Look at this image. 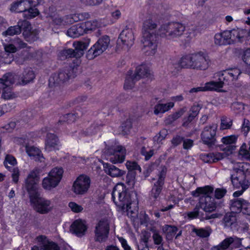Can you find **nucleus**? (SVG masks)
Listing matches in <instances>:
<instances>
[{
  "mask_svg": "<svg viewBox=\"0 0 250 250\" xmlns=\"http://www.w3.org/2000/svg\"><path fill=\"white\" fill-rule=\"evenodd\" d=\"M173 66L175 70L172 73L178 72L182 68L206 70L208 67V60L205 53L199 52L183 56L177 63L173 64Z\"/></svg>",
  "mask_w": 250,
  "mask_h": 250,
  "instance_id": "nucleus-1",
  "label": "nucleus"
},
{
  "mask_svg": "<svg viewBox=\"0 0 250 250\" xmlns=\"http://www.w3.org/2000/svg\"><path fill=\"white\" fill-rule=\"evenodd\" d=\"M157 24L152 19H149L145 21L143 28L142 43L146 50V55L152 56L156 52L158 40L160 36L159 30L157 33H151L149 30L156 28Z\"/></svg>",
  "mask_w": 250,
  "mask_h": 250,
  "instance_id": "nucleus-2",
  "label": "nucleus"
},
{
  "mask_svg": "<svg viewBox=\"0 0 250 250\" xmlns=\"http://www.w3.org/2000/svg\"><path fill=\"white\" fill-rule=\"evenodd\" d=\"M214 189L211 186H205L198 187L191 192V195L194 197H200L199 202L204 208L206 212H211L216 208V203L214 198L212 197Z\"/></svg>",
  "mask_w": 250,
  "mask_h": 250,
  "instance_id": "nucleus-3",
  "label": "nucleus"
},
{
  "mask_svg": "<svg viewBox=\"0 0 250 250\" xmlns=\"http://www.w3.org/2000/svg\"><path fill=\"white\" fill-rule=\"evenodd\" d=\"M81 63V61L74 59L72 63L65 65L59 70L57 75H52L49 79L48 85L50 87L56 86L60 83H64L70 78H74L76 76L77 67Z\"/></svg>",
  "mask_w": 250,
  "mask_h": 250,
  "instance_id": "nucleus-4",
  "label": "nucleus"
},
{
  "mask_svg": "<svg viewBox=\"0 0 250 250\" xmlns=\"http://www.w3.org/2000/svg\"><path fill=\"white\" fill-rule=\"evenodd\" d=\"M39 3L38 0H18L11 4L10 9L15 13H22L25 19L30 20L39 15L37 7Z\"/></svg>",
  "mask_w": 250,
  "mask_h": 250,
  "instance_id": "nucleus-5",
  "label": "nucleus"
},
{
  "mask_svg": "<svg viewBox=\"0 0 250 250\" xmlns=\"http://www.w3.org/2000/svg\"><path fill=\"white\" fill-rule=\"evenodd\" d=\"M114 203L122 209L128 208L131 204V194L128 188L122 183L117 184L111 193Z\"/></svg>",
  "mask_w": 250,
  "mask_h": 250,
  "instance_id": "nucleus-6",
  "label": "nucleus"
},
{
  "mask_svg": "<svg viewBox=\"0 0 250 250\" xmlns=\"http://www.w3.org/2000/svg\"><path fill=\"white\" fill-rule=\"evenodd\" d=\"M150 77L149 67L146 64L142 63L136 67L134 73L131 69L127 72L124 88L125 90L132 89L135 83L141 79Z\"/></svg>",
  "mask_w": 250,
  "mask_h": 250,
  "instance_id": "nucleus-7",
  "label": "nucleus"
},
{
  "mask_svg": "<svg viewBox=\"0 0 250 250\" xmlns=\"http://www.w3.org/2000/svg\"><path fill=\"white\" fill-rule=\"evenodd\" d=\"M185 30V26L179 22H169L159 29L160 37L170 39L181 36Z\"/></svg>",
  "mask_w": 250,
  "mask_h": 250,
  "instance_id": "nucleus-8",
  "label": "nucleus"
},
{
  "mask_svg": "<svg viewBox=\"0 0 250 250\" xmlns=\"http://www.w3.org/2000/svg\"><path fill=\"white\" fill-rule=\"evenodd\" d=\"M250 165L247 163H243L240 168L236 170L235 173L231 175L230 179L233 188L236 189H240L244 187L245 185L249 187L250 182L246 178L247 174L249 172Z\"/></svg>",
  "mask_w": 250,
  "mask_h": 250,
  "instance_id": "nucleus-9",
  "label": "nucleus"
},
{
  "mask_svg": "<svg viewBox=\"0 0 250 250\" xmlns=\"http://www.w3.org/2000/svg\"><path fill=\"white\" fill-rule=\"evenodd\" d=\"M63 169L62 167H55L48 173L47 177L42 181V187L45 190H50L56 187L62 179Z\"/></svg>",
  "mask_w": 250,
  "mask_h": 250,
  "instance_id": "nucleus-10",
  "label": "nucleus"
},
{
  "mask_svg": "<svg viewBox=\"0 0 250 250\" xmlns=\"http://www.w3.org/2000/svg\"><path fill=\"white\" fill-rule=\"evenodd\" d=\"M110 41V38L107 35L102 36L87 51L86 54V59L92 60L101 55L107 49Z\"/></svg>",
  "mask_w": 250,
  "mask_h": 250,
  "instance_id": "nucleus-11",
  "label": "nucleus"
},
{
  "mask_svg": "<svg viewBox=\"0 0 250 250\" xmlns=\"http://www.w3.org/2000/svg\"><path fill=\"white\" fill-rule=\"evenodd\" d=\"M18 76L15 72H7L0 78V84L2 89V97L4 99L13 98L12 85L16 82Z\"/></svg>",
  "mask_w": 250,
  "mask_h": 250,
  "instance_id": "nucleus-12",
  "label": "nucleus"
},
{
  "mask_svg": "<svg viewBox=\"0 0 250 250\" xmlns=\"http://www.w3.org/2000/svg\"><path fill=\"white\" fill-rule=\"evenodd\" d=\"M41 169L35 167L32 170L25 180V187L28 194L29 198L35 193H40L38 191V183L40 178Z\"/></svg>",
  "mask_w": 250,
  "mask_h": 250,
  "instance_id": "nucleus-13",
  "label": "nucleus"
},
{
  "mask_svg": "<svg viewBox=\"0 0 250 250\" xmlns=\"http://www.w3.org/2000/svg\"><path fill=\"white\" fill-rule=\"evenodd\" d=\"M30 202L34 209L38 213L44 214L51 210V202L41 196L40 193H35L30 196Z\"/></svg>",
  "mask_w": 250,
  "mask_h": 250,
  "instance_id": "nucleus-14",
  "label": "nucleus"
},
{
  "mask_svg": "<svg viewBox=\"0 0 250 250\" xmlns=\"http://www.w3.org/2000/svg\"><path fill=\"white\" fill-rule=\"evenodd\" d=\"M230 210L236 213L250 216V202L243 198H234L229 201Z\"/></svg>",
  "mask_w": 250,
  "mask_h": 250,
  "instance_id": "nucleus-15",
  "label": "nucleus"
},
{
  "mask_svg": "<svg viewBox=\"0 0 250 250\" xmlns=\"http://www.w3.org/2000/svg\"><path fill=\"white\" fill-rule=\"evenodd\" d=\"M217 126L215 125L205 126L201 134V139L203 144L208 147L215 145L216 142Z\"/></svg>",
  "mask_w": 250,
  "mask_h": 250,
  "instance_id": "nucleus-16",
  "label": "nucleus"
},
{
  "mask_svg": "<svg viewBox=\"0 0 250 250\" xmlns=\"http://www.w3.org/2000/svg\"><path fill=\"white\" fill-rule=\"evenodd\" d=\"M90 183L89 176L83 174L80 175L74 182L72 187L74 192L76 194H84L88 190Z\"/></svg>",
  "mask_w": 250,
  "mask_h": 250,
  "instance_id": "nucleus-17",
  "label": "nucleus"
},
{
  "mask_svg": "<svg viewBox=\"0 0 250 250\" xmlns=\"http://www.w3.org/2000/svg\"><path fill=\"white\" fill-rule=\"evenodd\" d=\"M42 53L39 50L30 53L27 50H22L18 52L12 60L19 65H22L27 61L32 59L37 60H40L42 59Z\"/></svg>",
  "mask_w": 250,
  "mask_h": 250,
  "instance_id": "nucleus-18",
  "label": "nucleus"
},
{
  "mask_svg": "<svg viewBox=\"0 0 250 250\" xmlns=\"http://www.w3.org/2000/svg\"><path fill=\"white\" fill-rule=\"evenodd\" d=\"M109 232V223L106 220H100L95 228V241L100 242L105 241L108 237Z\"/></svg>",
  "mask_w": 250,
  "mask_h": 250,
  "instance_id": "nucleus-19",
  "label": "nucleus"
},
{
  "mask_svg": "<svg viewBox=\"0 0 250 250\" xmlns=\"http://www.w3.org/2000/svg\"><path fill=\"white\" fill-rule=\"evenodd\" d=\"M134 41V37L132 30L128 28H126L123 29L120 34L117 40V44H119L122 43L123 45L130 47L133 44Z\"/></svg>",
  "mask_w": 250,
  "mask_h": 250,
  "instance_id": "nucleus-20",
  "label": "nucleus"
},
{
  "mask_svg": "<svg viewBox=\"0 0 250 250\" xmlns=\"http://www.w3.org/2000/svg\"><path fill=\"white\" fill-rule=\"evenodd\" d=\"M87 227L85 222L81 219L75 220L71 225L70 230L72 233L78 237H81L85 234Z\"/></svg>",
  "mask_w": 250,
  "mask_h": 250,
  "instance_id": "nucleus-21",
  "label": "nucleus"
},
{
  "mask_svg": "<svg viewBox=\"0 0 250 250\" xmlns=\"http://www.w3.org/2000/svg\"><path fill=\"white\" fill-rule=\"evenodd\" d=\"M238 139V136L236 135H231L223 137L221 139V142L226 146L225 148H220L228 152L232 153L236 148V144Z\"/></svg>",
  "mask_w": 250,
  "mask_h": 250,
  "instance_id": "nucleus-22",
  "label": "nucleus"
},
{
  "mask_svg": "<svg viewBox=\"0 0 250 250\" xmlns=\"http://www.w3.org/2000/svg\"><path fill=\"white\" fill-rule=\"evenodd\" d=\"M126 150L122 146H117L113 149L110 160L113 164L122 163L125 159Z\"/></svg>",
  "mask_w": 250,
  "mask_h": 250,
  "instance_id": "nucleus-23",
  "label": "nucleus"
},
{
  "mask_svg": "<svg viewBox=\"0 0 250 250\" xmlns=\"http://www.w3.org/2000/svg\"><path fill=\"white\" fill-rule=\"evenodd\" d=\"M59 140L58 136L54 133H47L45 141V148L48 151L59 150Z\"/></svg>",
  "mask_w": 250,
  "mask_h": 250,
  "instance_id": "nucleus-24",
  "label": "nucleus"
},
{
  "mask_svg": "<svg viewBox=\"0 0 250 250\" xmlns=\"http://www.w3.org/2000/svg\"><path fill=\"white\" fill-rule=\"evenodd\" d=\"M25 149L27 155L36 162H42V159H44L41 150L34 146L26 144Z\"/></svg>",
  "mask_w": 250,
  "mask_h": 250,
  "instance_id": "nucleus-25",
  "label": "nucleus"
},
{
  "mask_svg": "<svg viewBox=\"0 0 250 250\" xmlns=\"http://www.w3.org/2000/svg\"><path fill=\"white\" fill-rule=\"evenodd\" d=\"M18 76L16 80L21 81L22 85H25L31 82H32L35 78L36 75L34 71L31 68H27L25 69L22 73V75Z\"/></svg>",
  "mask_w": 250,
  "mask_h": 250,
  "instance_id": "nucleus-26",
  "label": "nucleus"
},
{
  "mask_svg": "<svg viewBox=\"0 0 250 250\" xmlns=\"http://www.w3.org/2000/svg\"><path fill=\"white\" fill-rule=\"evenodd\" d=\"M104 170L107 175L112 177H118L125 174V171L120 169L115 166L106 163H103Z\"/></svg>",
  "mask_w": 250,
  "mask_h": 250,
  "instance_id": "nucleus-27",
  "label": "nucleus"
},
{
  "mask_svg": "<svg viewBox=\"0 0 250 250\" xmlns=\"http://www.w3.org/2000/svg\"><path fill=\"white\" fill-rule=\"evenodd\" d=\"M224 156V154L221 152H210L202 154L201 159L204 163L211 164L222 160Z\"/></svg>",
  "mask_w": 250,
  "mask_h": 250,
  "instance_id": "nucleus-28",
  "label": "nucleus"
},
{
  "mask_svg": "<svg viewBox=\"0 0 250 250\" xmlns=\"http://www.w3.org/2000/svg\"><path fill=\"white\" fill-rule=\"evenodd\" d=\"M83 23L80 22L71 26L67 31L68 36L76 38L86 34Z\"/></svg>",
  "mask_w": 250,
  "mask_h": 250,
  "instance_id": "nucleus-29",
  "label": "nucleus"
},
{
  "mask_svg": "<svg viewBox=\"0 0 250 250\" xmlns=\"http://www.w3.org/2000/svg\"><path fill=\"white\" fill-rule=\"evenodd\" d=\"M17 24L20 28L21 33L22 32V35L25 40L28 41L32 35V27L30 22L26 20H22L19 21Z\"/></svg>",
  "mask_w": 250,
  "mask_h": 250,
  "instance_id": "nucleus-30",
  "label": "nucleus"
},
{
  "mask_svg": "<svg viewBox=\"0 0 250 250\" xmlns=\"http://www.w3.org/2000/svg\"><path fill=\"white\" fill-rule=\"evenodd\" d=\"M234 239L229 237L224 239L218 245L213 246L210 250H227L233 246Z\"/></svg>",
  "mask_w": 250,
  "mask_h": 250,
  "instance_id": "nucleus-31",
  "label": "nucleus"
},
{
  "mask_svg": "<svg viewBox=\"0 0 250 250\" xmlns=\"http://www.w3.org/2000/svg\"><path fill=\"white\" fill-rule=\"evenodd\" d=\"M160 101L154 106V113L158 115L160 113H164L168 111L174 106V103L169 102L167 104H161Z\"/></svg>",
  "mask_w": 250,
  "mask_h": 250,
  "instance_id": "nucleus-32",
  "label": "nucleus"
},
{
  "mask_svg": "<svg viewBox=\"0 0 250 250\" xmlns=\"http://www.w3.org/2000/svg\"><path fill=\"white\" fill-rule=\"evenodd\" d=\"M164 184L159 182H156L154 183L152 189L150 192V197L151 199L156 201L159 197L161 193Z\"/></svg>",
  "mask_w": 250,
  "mask_h": 250,
  "instance_id": "nucleus-33",
  "label": "nucleus"
},
{
  "mask_svg": "<svg viewBox=\"0 0 250 250\" xmlns=\"http://www.w3.org/2000/svg\"><path fill=\"white\" fill-rule=\"evenodd\" d=\"M79 113L76 111L74 113H69L61 117L60 119L57 123L58 125H62L64 123L71 124L74 122L76 119L80 116Z\"/></svg>",
  "mask_w": 250,
  "mask_h": 250,
  "instance_id": "nucleus-34",
  "label": "nucleus"
},
{
  "mask_svg": "<svg viewBox=\"0 0 250 250\" xmlns=\"http://www.w3.org/2000/svg\"><path fill=\"white\" fill-rule=\"evenodd\" d=\"M73 46L75 48L74 50L75 54L79 59L84 54V51L87 49L88 43L83 42H75L73 43Z\"/></svg>",
  "mask_w": 250,
  "mask_h": 250,
  "instance_id": "nucleus-35",
  "label": "nucleus"
},
{
  "mask_svg": "<svg viewBox=\"0 0 250 250\" xmlns=\"http://www.w3.org/2000/svg\"><path fill=\"white\" fill-rule=\"evenodd\" d=\"M58 57L62 60H64L69 58H75L78 59L75 50L72 48L63 49L61 50L58 54ZM81 61L80 59H79Z\"/></svg>",
  "mask_w": 250,
  "mask_h": 250,
  "instance_id": "nucleus-36",
  "label": "nucleus"
},
{
  "mask_svg": "<svg viewBox=\"0 0 250 250\" xmlns=\"http://www.w3.org/2000/svg\"><path fill=\"white\" fill-rule=\"evenodd\" d=\"M204 87V91H218L220 88L223 87V82L219 81H210L205 83Z\"/></svg>",
  "mask_w": 250,
  "mask_h": 250,
  "instance_id": "nucleus-37",
  "label": "nucleus"
},
{
  "mask_svg": "<svg viewBox=\"0 0 250 250\" xmlns=\"http://www.w3.org/2000/svg\"><path fill=\"white\" fill-rule=\"evenodd\" d=\"M193 231L200 238H208L212 233V229L209 226L205 228H194Z\"/></svg>",
  "mask_w": 250,
  "mask_h": 250,
  "instance_id": "nucleus-38",
  "label": "nucleus"
},
{
  "mask_svg": "<svg viewBox=\"0 0 250 250\" xmlns=\"http://www.w3.org/2000/svg\"><path fill=\"white\" fill-rule=\"evenodd\" d=\"M90 16L88 12H82L71 14L69 15L68 17L70 19V22L73 23L88 19Z\"/></svg>",
  "mask_w": 250,
  "mask_h": 250,
  "instance_id": "nucleus-39",
  "label": "nucleus"
},
{
  "mask_svg": "<svg viewBox=\"0 0 250 250\" xmlns=\"http://www.w3.org/2000/svg\"><path fill=\"white\" fill-rule=\"evenodd\" d=\"M242 58L244 62L246 64L243 71L245 73L250 74V48L244 51Z\"/></svg>",
  "mask_w": 250,
  "mask_h": 250,
  "instance_id": "nucleus-40",
  "label": "nucleus"
},
{
  "mask_svg": "<svg viewBox=\"0 0 250 250\" xmlns=\"http://www.w3.org/2000/svg\"><path fill=\"white\" fill-rule=\"evenodd\" d=\"M241 72L239 69L236 67L229 68L223 71V75H228L229 77V80L233 81L237 79L238 76Z\"/></svg>",
  "mask_w": 250,
  "mask_h": 250,
  "instance_id": "nucleus-41",
  "label": "nucleus"
},
{
  "mask_svg": "<svg viewBox=\"0 0 250 250\" xmlns=\"http://www.w3.org/2000/svg\"><path fill=\"white\" fill-rule=\"evenodd\" d=\"M82 25H83L84 29L85 30L86 34L89 31L95 30L98 27L99 23L97 21H88L85 22H82Z\"/></svg>",
  "mask_w": 250,
  "mask_h": 250,
  "instance_id": "nucleus-42",
  "label": "nucleus"
},
{
  "mask_svg": "<svg viewBox=\"0 0 250 250\" xmlns=\"http://www.w3.org/2000/svg\"><path fill=\"white\" fill-rule=\"evenodd\" d=\"M163 231L166 233L167 237L173 238L178 231L176 226L170 225H165L163 228Z\"/></svg>",
  "mask_w": 250,
  "mask_h": 250,
  "instance_id": "nucleus-43",
  "label": "nucleus"
},
{
  "mask_svg": "<svg viewBox=\"0 0 250 250\" xmlns=\"http://www.w3.org/2000/svg\"><path fill=\"white\" fill-rule=\"evenodd\" d=\"M8 164L12 166H16L17 164V161L16 158L10 154L6 155L3 162V164L7 170L11 171L13 168L11 167L8 166L7 165Z\"/></svg>",
  "mask_w": 250,
  "mask_h": 250,
  "instance_id": "nucleus-44",
  "label": "nucleus"
},
{
  "mask_svg": "<svg viewBox=\"0 0 250 250\" xmlns=\"http://www.w3.org/2000/svg\"><path fill=\"white\" fill-rule=\"evenodd\" d=\"M249 148L245 143L243 144L239 150V154L247 160L250 161V141L248 142Z\"/></svg>",
  "mask_w": 250,
  "mask_h": 250,
  "instance_id": "nucleus-45",
  "label": "nucleus"
},
{
  "mask_svg": "<svg viewBox=\"0 0 250 250\" xmlns=\"http://www.w3.org/2000/svg\"><path fill=\"white\" fill-rule=\"evenodd\" d=\"M201 207L202 206L200 205V203L198 202L193 210L188 213L187 216L188 219L190 220H193L198 218L200 215L199 209L201 208L204 211V208Z\"/></svg>",
  "mask_w": 250,
  "mask_h": 250,
  "instance_id": "nucleus-46",
  "label": "nucleus"
},
{
  "mask_svg": "<svg viewBox=\"0 0 250 250\" xmlns=\"http://www.w3.org/2000/svg\"><path fill=\"white\" fill-rule=\"evenodd\" d=\"M20 33V28L17 24L15 26H11L9 27L6 30L2 32V35L3 36L7 37V36H13L15 35H18Z\"/></svg>",
  "mask_w": 250,
  "mask_h": 250,
  "instance_id": "nucleus-47",
  "label": "nucleus"
},
{
  "mask_svg": "<svg viewBox=\"0 0 250 250\" xmlns=\"http://www.w3.org/2000/svg\"><path fill=\"white\" fill-rule=\"evenodd\" d=\"M232 125V120L227 116H223L221 119L220 129L222 130L228 129Z\"/></svg>",
  "mask_w": 250,
  "mask_h": 250,
  "instance_id": "nucleus-48",
  "label": "nucleus"
},
{
  "mask_svg": "<svg viewBox=\"0 0 250 250\" xmlns=\"http://www.w3.org/2000/svg\"><path fill=\"white\" fill-rule=\"evenodd\" d=\"M126 167L128 172H136V170H138L141 172L142 170L141 167L136 161H127L126 163Z\"/></svg>",
  "mask_w": 250,
  "mask_h": 250,
  "instance_id": "nucleus-49",
  "label": "nucleus"
},
{
  "mask_svg": "<svg viewBox=\"0 0 250 250\" xmlns=\"http://www.w3.org/2000/svg\"><path fill=\"white\" fill-rule=\"evenodd\" d=\"M136 172H128L126 176V184L130 188H133L135 185L136 176Z\"/></svg>",
  "mask_w": 250,
  "mask_h": 250,
  "instance_id": "nucleus-50",
  "label": "nucleus"
},
{
  "mask_svg": "<svg viewBox=\"0 0 250 250\" xmlns=\"http://www.w3.org/2000/svg\"><path fill=\"white\" fill-rule=\"evenodd\" d=\"M42 250H60V247L56 242L48 240L42 247Z\"/></svg>",
  "mask_w": 250,
  "mask_h": 250,
  "instance_id": "nucleus-51",
  "label": "nucleus"
},
{
  "mask_svg": "<svg viewBox=\"0 0 250 250\" xmlns=\"http://www.w3.org/2000/svg\"><path fill=\"white\" fill-rule=\"evenodd\" d=\"M10 42L12 45L15 46L18 51L19 49L25 48L27 46L26 43L24 42L21 39L18 37L15 38L13 40H12Z\"/></svg>",
  "mask_w": 250,
  "mask_h": 250,
  "instance_id": "nucleus-52",
  "label": "nucleus"
},
{
  "mask_svg": "<svg viewBox=\"0 0 250 250\" xmlns=\"http://www.w3.org/2000/svg\"><path fill=\"white\" fill-rule=\"evenodd\" d=\"M16 125L15 122L11 121L4 126L0 127V133L11 132Z\"/></svg>",
  "mask_w": 250,
  "mask_h": 250,
  "instance_id": "nucleus-53",
  "label": "nucleus"
},
{
  "mask_svg": "<svg viewBox=\"0 0 250 250\" xmlns=\"http://www.w3.org/2000/svg\"><path fill=\"white\" fill-rule=\"evenodd\" d=\"M250 131V122L248 119H244L241 126V131L245 136H247Z\"/></svg>",
  "mask_w": 250,
  "mask_h": 250,
  "instance_id": "nucleus-54",
  "label": "nucleus"
},
{
  "mask_svg": "<svg viewBox=\"0 0 250 250\" xmlns=\"http://www.w3.org/2000/svg\"><path fill=\"white\" fill-rule=\"evenodd\" d=\"M235 30H225L220 33L222 35L223 38L224 39L226 44L229 43V40L231 39L232 35H234V32H236Z\"/></svg>",
  "mask_w": 250,
  "mask_h": 250,
  "instance_id": "nucleus-55",
  "label": "nucleus"
},
{
  "mask_svg": "<svg viewBox=\"0 0 250 250\" xmlns=\"http://www.w3.org/2000/svg\"><path fill=\"white\" fill-rule=\"evenodd\" d=\"M227 192L226 188H217L214 191V197L217 199H220L225 196Z\"/></svg>",
  "mask_w": 250,
  "mask_h": 250,
  "instance_id": "nucleus-56",
  "label": "nucleus"
},
{
  "mask_svg": "<svg viewBox=\"0 0 250 250\" xmlns=\"http://www.w3.org/2000/svg\"><path fill=\"white\" fill-rule=\"evenodd\" d=\"M236 213L231 211V212L227 213L225 215L223 220L224 222L227 224H232L235 220V216L233 214Z\"/></svg>",
  "mask_w": 250,
  "mask_h": 250,
  "instance_id": "nucleus-57",
  "label": "nucleus"
},
{
  "mask_svg": "<svg viewBox=\"0 0 250 250\" xmlns=\"http://www.w3.org/2000/svg\"><path fill=\"white\" fill-rule=\"evenodd\" d=\"M167 169L165 167H164L159 172L158 174V178L157 182H159L165 184V181L166 177Z\"/></svg>",
  "mask_w": 250,
  "mask_h": 250,
  "instance_id": "nucleus-58",
  "label": "nucleus"
},
{
  "mask_svg": "<svg viewBox=\"0 0 250 250\" xmlns=\"http://www.w3.org/2000/svg\"><path fill=\"white\" fill-rule=\"evenodd\" d=\"M69 207L71 210L75 213L81 212L83 210V208L74 202H70L68 204Z\"/></svg>",
  "mask_w": 250,
  "mask_h": 250,
  "instance_id": "nucleus-59",
  "label": "nucleus"
},
{
  "mask_svg": "<svg viewBox=\"0 0 250 250\" xmlns=\"http://www.w3.org/2000/svg\"><path fill=\"white\" fill-rule=\"evenodd\" d=\"M141 152V154L145 156L146 161L149 160L154 154V150L153 149H150L149 151H147L145 147L142 148Z\"/></svg>",
  "mask_w": 250,
  "mask_h": 250,
  "instance_id": "nucleus-60",
  "label": "nucleus"
},
{
  "mask_svg": "<svg viewBox=\"0 0 250 250\" xmlns=\"http://www.w3.org/2000/svg\"><path fill=\"white\" fill-rule=\"evenodd\" d=\"M122 128L123 131L127 133L129 132L132 127V123L131 121L129 119H126L122 124Z\"/></svg>",
  "mask_w": 250,
  "mask_h": 250,
  "instance_id": "nucleus-61",
  "label": "nucleus"
},
{
  "mask_svg": "<svg viewBox=\"0 0 250 250\" xmlns=\"http://www.w3.org/2000/svg\"><path fill=\"white\" fill-rule=\"evenodd\" d=\"M214 43L219 45L227 44L222 35L220 33H216L214 36Z\"/></svg>",
  "mask_w": 250,
  "mask_h": 250,
  "instance_id": "nucleus-62",
  "label": "nucleus"
},
{
  "mask_svg": "<svg viewBox=\"0 0 250 250\" xmlns=\"http://www.w3.org/2000/svg\"><path fill=\"white\" fill-rule=\"evenodd\" d=\"M183 146L184 149L188 150L191 149L194 145V142L190 139H185L183 141Z\"/></svg>",
  "mask_w": 250,
  "mask_h": 250,
  "instance_id": "nucleus-63",
  "label": "nucleus"
},
{
  "mask_svg": "<svg viewBox=\"0 0 250 250\" xmlns=\"http://www.w3.org/2000/svg\"><path fill=\"white\" fill-rule=\"evenodd\" d=\"M184 139V137L179 135H176V136L173 137L171 141V144L174 146H177L183 142Z\"/></svg>",
  "mask_w": 250,
  "mask_h": 250,
  "instance_id": "nucleus-64",
  "label": "nucleus"
}]
</instances>
